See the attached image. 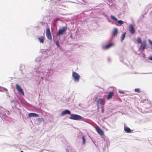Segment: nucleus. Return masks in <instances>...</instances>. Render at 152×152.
Instances as JSON below:
<instances>
[{"mask_svg":"<svg viewBox=\"0 0 152 152\" xmlns=\"http://www.w3.org/2000/svg\"><path fill=\"white\" fill-rule=\"evenodd\" d=\"M15 86L16 88L19 92L21 93L24 96V92L20 86L17 84H16Z\"/></svg>","mask_w":152,"mask_h":152,"instance_id":"39448f33","label":"nucleus"},{"mask_svg":"<svg viewBox=\"0 0 152 152\" xmlns=\"http://www.w3.org/2000/svg\"><path fill=\"white\" fill-rule=\"evenodd\" d=\"M137 41L139 43H141L142 40L140 38L138 37L137 38Z\"/></svg>","mask_w":152,"mask_h":152,"instance_id":"6ab92c4d","label":"nucleus"},{"mask_svg":"<svg viewBox=\"0 0 152 152\" xmlns=\"http://www.w3.org/2000/svg\"><path fill=\"white\" fill-rule=\"evenodd\" d=\"M118 32V29L117 28H115L113 31V36L116 35Z\"/></svg>","mask_w":152,"mask_h":152,"instance_id":"4468645a","label":"nucleus"},{"mask_svg":"<svg viewBox=\"0 0 152 152\" xmlns=\"http://www.w3.org/2000/svg\"><path fill=\"white\" fill-rule=\"evenodd\" d=\"M38 119L39 120H43V118H38Z\"/></svg>","mask_w":152,"mask_h":152,"instance_id":"a878e982","label":"nucleus"},{"mask_svg":"<svg viewBox=\"0 0 152 152\" xmlns=\"http://www.w3.org/2000/svg\"><path fill=\"white\" fill-rule=\"evenodd\" d=\"M83 140V145H84L86 142V139L84 136H83L82 137Z\"/></svg>","mask_w":152,"mask_h":152,"instance_id":"412c9836","label":"nucleus"},{"mask_svg":"<svg viewBox=\"0 0 152 152\" xmlns=\"http://www.w3.org/2000/svg\"><path fill=\"white\" fill-rule=\"evenodd\" d=\"M38 40L40 43H43L44 42V38L43 36H41L38 38Z\"/></svg>","mask_w":152,"mask_h":152,"instance_id":"ddd939ff","label":"nucleus"},{"mask_svg":"<svg viewBox=\"0 0 152 152\" xmlns=\"http://www.w3.org/2000/svg\"><path fill=\"white\" fill-rule=\"evenodd\" d=\"M96 102L97 103V106H98V107H99V104L103 105H104L105 104V101L103 98H99L96 100Z\"/></svg>","mask_w":152,"mask_h":152,"instance_id":"7ed1b4c3","label":"nucleus"},{"mask_svg":"<svg viewBox=\"0 0 152 152\" xmlns=\"http://www.w3.org/2000/svg\"><path fill=\"white\" fill-rule=\"evenodd\" d=\"M126 34V32H124L123 34L122 35L121 37V41H123L125 38V34Z\"/></svg>","mask_w":152,"mask_h":152,"instance_id":"f3484780","label":"nucleus"},{"mask_svg":"<svg viewBox=\"0 0 152 152\" xmlns=\"http://www.w3.org/2000/svg\"><path fill=\"white\" fill-rule=\"evenodd\" d=\"M96 130L97 132L101 136H103L104 135L103 131L99 126H97L96 128Z\"/></svg>","mask_w":152,"mask_h":152,"instance_id":"0eeeda50","label":"nucleus"},{"mask_svg":"<svg viewBox=\"0 0 152 152\" xmlns=\"http://www.w3.org/2000/svg\"><path fill=\"white\" fill-rule=\"evenodd\" d=\"M56 44L57 45V46L58 47L59 46V45H58V42H56Z\"/></svg>","mask_w":152,"mask_h":152,"instance_id":"393cba45","label":"nucleus"},{"mask_svg":"<svg viewBox=\"0 0 152 152\" xmlns=\"http://www.w3.org/2000/svg\"><path fill=\"white\" fill-rule=\"evenodd\" d=\"M148 41L149 44L151 46H152V41L150 39H148Z\"/></svg>","mask_w":152,"mask_h":152,"instance_id":"4be33fe9","label":"nucleus"},{"mask_svg":"<svg viewBox=\"0 0 152 152\" xmlns=\"http://www.w3.org/2000/svg\"><path fill=\"white\" fill-rule=\"evenodd\" d=\"M147 45L146 40H144L142 43L141 48H145Z\"/></svg>","mask_w":152,"mask_h":152,"instance_id":"f8f14e48","label":"nucleus"},{"mask_svg":"<svg viewBox=\"0 0 152 152\" xmlns=\"http://www.w3.org/2000/svg\"><path fill=\"white\" fill-rule=\"evenodd\" d=\"M20 152H23V151H21Z\"/></svg>","mask_w":152,"mask_h":152,"instance_id":"7c9ffc66","label":"nucleus"},{"mask_svg":"<svg viewBox=\"0 0 152 152\" xmlns=\"http://www.w3.org/2000/svg\"><path fill=\"white\" fill-rule=\"evenodd\" d=\"M68 114L69 115H70L71 114V112H70L68 110H65L63 111L61 113V115H65Z\"/></svg>","mask_w":152,"mask_h":152,"instance_id":"9d476101","label":"nucleus"},{"mask_svg":"<svg viewBox=\"0 0 152 152\" xmlns=\"http://www.w3.org/2000/svg\"><path fill=\"white\" fill-rule=\"evenodd\" d=\"M111 19H112L113 20H114L115 21H116L117 20V18L113 16V15H111L110 16Z\"/></svg>","mask_w":152,"mask_h":152,"instance_id":"a211bd4d","label":"nucleus"},{"mask_svg":"<svg viewBox=\"0 0 152 152\" xmlns=\"http://www.w3.org/2000/svg\"><path fill=\"white\" fill-rule=\"evenodd\" d=\"M72 75L73 77L74 78L76 81L78 82L79 81L80 76L75 72H73Z\"/></svg>","mask_w":152,"mask_h":152,"instance_id":"20e7f679","label":"nucleus"},{"mask_svg":"<svg viewBox=\"0 0 152 152\" xmlns=\"http://www.w3.org/2000/svg\"><path fill=\"white\" fill-rule=\"evenodd\" d=\"M114 44L113 42H111L109 43L108 45H106L104 48H110V47H113Z\"/></svg>","mask_w":152,"mask_h":152,"instance_id":"dca6fc26","label":"nucleus"},{"mask_svg":"<svg viewBox=\"0 0 152 152\" xmlns=\"http://www.w3.org/2000/svg\"><path fill=\"white\" fill-rule=\"evenodd\" d=\"M114 92L113 91L110 92L107 96V99L108 100H109L111 98L112 96H113Z\"/></svg>","mask_w":152,"mask_h":152,"instance_id":"1a4fd4ad","label":"nucleus"},{"mask_svg":"<svg viewBox=\"0 0 152 152\" xmlns=\"http://www.w3.org/2000/svg\"><path fill=\"white\" fill-rule=\"evenodd\" d=\"M118 22L120 24H123L124 23V22L121 20H119L118 21Z\"/></svg>","mask_w":152,"mask_h":152,"instance_id":"5701e85b","label":"nucleus"},{"mask_svg":"<svg viewBox=\"0 0 152 152\" xmlns=\"http://www.w3.org/2000/svg\"><path fill=\"white\" fill-rule=\"evenodd\" d=\"M134 91L135 92H137V93H140L141 92L140 89L139 88H135L134 89Z\"/></svg>","mask_w":152,"mask_h":152,"instance_id":"aec40b11","label":"nucleus"},{"mask_svg":"<svg viewBox=\"0 0 152 152\" xmlns=\"http://www.w3.org/2000/svg\"><path fill=\"white\" fill-rule=\"evenodd\" d=\"M119 93H120V94H124V91H119Z\"/></svg>","mask_w":152,"mask_h":152,"instance_id":"b1692460","label":"nucleus"},{"mask_svg":"<svg viewBox=\"0 0 152 152\" xmlns=\"http://www.w3.org/2000/svg\"><path fill=\"white\" fill-rule=\"evenodd\" d=\"M28 116L29 117H38L39 115L37 114L34 113H30L28 114Z\"/></svg>","mask_w":152,"mask_h":152,"instance_id":"9b49d317","label":"nucleus"},{"mask_svg":"<svg viewBox=\"0 0 152 152\" xmlns=\"http://www.w3.org/2000/svg\"><path fill=\"white\" fill-rule=\"evenodd\" d=\"M129 28L130 32L132 34H134L135 33V30L133 25L130 24L129 26Z\"/></svg>","mask_w":152,"mask_h":152,"instance_id":"6e6552de","label":"nucleus"},{"mask_svg":"<svg viewBox=\"0 0 152 152\" xmlns=\"http://www.w3.org/2000/svg\"><path fill=\"white\" fill-rule=\"evenodd\" d=\"M124 130L127 133H130L131 132V130L129 127H124Z\"/></svg>","mask_w":152,"mask_h":152,"instance_id":"2eb2a0df","label":"nucleus"},{"mask_svg":"<svg viewBox=\"0 0 152 152\" xmlns=\"http://www.w3.org/2000/svg\"><path fill=\"white\" fill-rule=\"evenodd\" d=\"M69 118L71 119L77 120L81 119L82 117L77 114H72L71 115Z\"/></svg>","mask_w":152,"mask_h":152,"instance_id":"f03ea898","label":"nucleus"},{"mask_svg":"<svg viewBox=\"0 0 152 152\" xmlns=\"http://www.w3.org/2000/svg\"><path fill=\"white\" fill-rule=\"evenodd\" d=\"M67 28V27L66 26H64L60 28L57 34V36H60L62 35L66 31Z\"/></svg>","mask_w":152,"mask_h":152,"instance_id":"f257e3e1","label":"nucleus"},{"mask_svg":"<svg viewBox=\"0 0 152 152\" xmlns=\"http://www.w3.org/2000/svg\"><path fill=\"white\" fill-rule=\"evenodd\" d=\"M149 59H150V60L152 61V56L150 57L149 58Z\"/></svg>","mask_w":152,"mask_h":152,"instance_id":"cd10ccee","label":"nucleus"},{"mask_svg":"<svg viewBox=\"0 0 152 152\" xmlns=\"http://www.w3.org/2000/svg\"><path fill=\"white\" fill-rule=\"evenodd\" d=\"M46 34L47 38L50 40L52 39V37L50 30L49 28H48L46 29Z\"/></svg>","mask_w":152,"mask_h":152,"instance_id":"423d86ee","label":"nucleus"},{"mask_svg":"<svg viewBox=\"0 0 152 152\" xmlns=\"http://www.w3.org/2000/svg\"><path fill=\"white\" fill-rule=\"evenodd\" d=\"M104 109L103 108H102V113H104Z\"/></svg>","mask_w":152,"mask_h":152,"instance_id":"bb28decb","label":"nucleus"},{"mask_svg":"<svg viewBox=\"0 0 152 152\" xmlns=\"http://www.w3.org/2000/svg\"><path fill=\"white\" fill-rule=\"evenodd\" d=\"M145 48H142V50H144Z\"/></svg>","mask_w":152,"mask_h":152,"instance_id":"c756f323","label":"nucleus"},{"mask_svg":"<svg viewBox=\"0 0 152 152\" xmlns=\"http://www.w3.org/2000/svg\"><path fill=\"white\" fill-rule=\"evenodd\" d=\"M66 150H67V152H69V151L68 149H66Z\"/></svg>","mask_w":152,"mask_h":152,"instance_id":"c85d7f7f","label":"nucleus"}]
</instances>
